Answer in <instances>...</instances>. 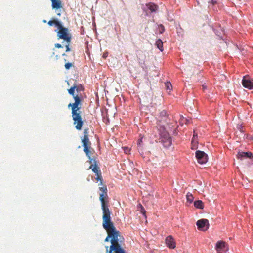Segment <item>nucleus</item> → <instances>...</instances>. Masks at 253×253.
Returning <instances> with one entry per match:
<instances>
[{
  "label": "nucleus",
  "instance_id": "33",
  "mask_svg": "<svg viewBox=\"0 0 253 253\" xmlns=\"http://www.w3.org/2000/svg\"><path fill=\"white\" fill-rule=\"evenodd\" d=\"M124 150L126 153L129 151V149L127 147H124Z\"/></svg>",
  "mask_w": 253,
  "mask_h": 253
},
{
  "label": "nucleus",
  "instance_id": "20",
  "mask_svg": "<svg viewBox=\"0 0 253 253\" xmlns=\"http://www.w3.org/2000/svg\"><path fill=\"white\" fill-rule=\"evenodd\" d=\"M194 205L196 208L202 209L204 208V204L201 200H197L194 201Z\"/></svg>",
  "mask_w": 253,
  "mask_h": 253
},
{
  "label": "nucleus",
  "instance_id": "22",
  "mask_svg": "<svg viewBox=\"0 0 253 253\" xmlns=\"http://www.w3.org/2000/svg\"><path fill=\"white\" fill-rule=\"evenodd\" d=\"M88 162L89 164H90V166H89V169H90V167H97L96 161L95 160V159L94 158L90 157L88 158Z\"/></svg>",
  "mask_w": 253,
  "mask_h": 253
},
{
  "label": "nucleus",
  "instance_id": "1",
  "mask_svg": "<svg viewBox=\"0 0 253 253\" xmlns=\"http://www.w3.org/2000/svg\"><path fill=\"white\" fill-rule=\"evenodd\" d=\"M102 226L107 233L105 242L110 241L111 245L106 246V252L109 253H126L125 250L122 246L121 243L124 238L120 232L117 230L111 221V217H102Z\"/></svg>",
  "mask_w": 253,
  "mask_h": 253
},
{
  "label": "nucleus",
  "instance_id": "29",
  "mask_svg": "<svg viewBox=\"0 0 253 253\" xmlns=\"http://www.w3.org/2000/svg\"><path fill=\"white\" fill-rule=\"evenodd\" d=\"M66 45H65L66 52L70 51L71 48H70V44L71 42H66Z\"/></svg>",
  "mask_w": 253,
  "mask_h": 253
},
{
  "label": "nucleus",
  "instance_id": "19",
  "mask_svg": "<svg viewBox=\"0 0 253 253\" xmlns=\"http://www.w3.org/2000/svg\"><path fill=\"white\" fill-rule=\"evenodd\" d=\"M52 55H54L56 58V59H58L60 57V55L65 56H67V55L65 53H61L59 51H58L57 49H54L53 52L52 53Z\"/></svg>",
  "mask_w": 253,
  "mask_h": 253
},
{
  "label": "nucleus",
  "instance_id": "11",
  "mask_svg": "<svg viewBox=\"0 0 253 253\" xmlns=\"http://www.w3.org/2000/svg\"><path fill=\"white\" fill-rule=\"evenodd\" d=\"M90 169L96 174V177L95 179L97 181H100L99 185H103V179L101 176V173L99 170V168L98 167H91Z\"/></svg>",
  "mask_w": 253,
  "mask_h": 253
},
{
  "label": "nucleus",
  "instance_id": "2",
  "mask_svg": "<svg viewBox=\"0 0 253 253\" xmlns=\"http://www.w3.org/2000/svg\"><path fill=\"white\" fill-rule=\"evenodd\" d=\"M82 105H81L80 100L76 99V102L70 103L68 105V108H71L72 117L73 120V124L77 130L82 129L84 121L81 116V109Z\"/></svg>",
  "mask_w": 253,
  "mask_h": 253
},
{
  "label": "nucleus",
  "instance_id": "7",
  "mask_svg": "<svg viewBox=\"0 0 253 253\" xmlns=\"http://www.w3.org/2000/svg\"><path fill=\"white\" fill-rule=\"evenodd\" d=\"M215 248L218 253H225L228 250V246L225 242L220 240L216 242Z\"/></svg>",
  "mask_w": 253,
  "mask_h": 253
},
{
  "label": "nucleus",
  "instance_id": "23",
  "mask_svg": "<svg viewBox=\"0 0 253 253\" xmlns=\"http://www.w3.org/2000/svg\"><path fill=\"white\" fill-rule=\"evenodd\" d=\"M160 116L162 117V120L161 121H166L167 116V112L165 110H163L160 113Z\"/></svg>",
  "mask_w": 253,
  "mask_h": 253
},
{
  "label": "nucleus",
  "instance_id": "21",
  "mask_svg": "<svg viewBox=\"0 0 253 253\" xmlns=\"http://www.w3.org/2000/svg\"><path fill=\"white\" fill-rule=\"evenodd\" d=\"M156 45L161 51H163V42L161 39L157 40Z\"/></svg>",
  "mask_w": 253,
  "mask_h": 253
},
{
  "label": "nucleus",
  "instance_id": "27",
  "mask_svg": "<svg viewBox=\"0 0 253 253\" xmlns=\"http://www.w3.org/2000/svg\"><path fill=\"white\" fill-rule=\"evenodd\" d=\"M165 86L167 89V90L170 91L171 90L172 85L169 82H166L165 83Z\"/></svg>",
  "mask_w": 253,
  "mask_h": 253
},
{
  "label": "nucleus",
  "instance_id": "12",
  "mask_svg": "<svg viewBox=\"0 0 253 253\" xmlns=\"http://www.w3.org/2000/svg\"><path fill=\"white\" fill-rule=\"evenodd\" d=\"M91 143L83 144L84 147V151L86 155L88 158L91 157V155L94 153V151L93 149L90 147Z\"/></svg>",
  "mask_w": 253,
  "mask_h": 253
},
{
  "label": "nucleus",
  "instance_id": "8",
  "mask_svg": "<svg viewBox=\"0 0 253 253\" xmlns=\"http://www.w3.org/2000/svg\"><path fill=\"white\" fill-rule=\"evenodd\" d=\"M195 154L196 159L199 164H205L208 161V156L204 152L198 150L196 151Z\"/></svg>",
  "mask_w": 253,
  "mask_h": 253
},
{
  "label": "nucleus",
  "instance_id": "28",
  "mask_svg": "<svg viewBox=\"0 0 253 253\" xmlns=\"http://www.w3.org/2000/svg\"><path fill=\"white\" fill-rule=\"evenodd\" d=\"M54 25L58 27V30H60L61 28H63V27L62 26L61 23L59 21H58V20L56 21V22H55Z\"/></svg>",
  "mask_w": 253,
  "mask_h": 253
},
{
  "label": "nucleus",
  "instance_id": "18",
  "mask_svg": "<svg viewBox=\"0 0 253 253\" xmlns=\"http://www.w3.org/2000/svg\"><path fill=\"white\" fill-rule=\"evenodd\" d=\"M146 6L151 12H156L158 9V6L153 3H149L147 4Z\"/></svg>",
  "mask_w": 253,
  "mask_h": 253
},
{
  "label": "nucleus",
  "instance_id": "34",
  "mask_svg": "<svg viewBox=\"0 0 253 253\" xmlns=\"http://www.w3.org/2000/svg\"><path fill=\"white\" fill-rule=\"evenodd\" d=\"M141 142H142V140H141H141H139L138 141V144H139V145H140V143H141Z\"/></svg>",
  "mask_w": 253,
  "mask_h": 253
},
{
  "label": "nucleus",
  "instance_id": "5",
  "mask_svg": "<svg viewBox=\"0 0 253 253\" xmlns=\"http://www.w3.org/2000/svg\"><path fill=\"white\" fill-rule=\"evenodd\" d=\"M160 141L162 143L164 147L166 148L169 147L172 143L171 138L169 134L166 132L162 133L160 138Z\"/></svg>",
  "mask_w": 253,
  "mask_h": 253
},
{
  "label": "nucleus",
  "instance_id": "13",
  "mask_svg": "<svg viewBox=\"0 0 253 253\" xmlns=\"http://www.w3.org/2000/svg\"><path fill=\"white\" fill-rule=\"evenodd\" d=\"M166 243L168 247L171 249H174L175 248V243L174 241V239L170 235L168 236L166 239Z\"/></svg>",
  "mask_w": 253,
  "mask_h": 253
},
{
  "label": "nucleus",
  "instance_id": "3",
  "mask_svg": "<svg viewBox=\"0 0 253 253\" xmlns=\"http://www.w3.org/2000/svg\"><path fill=\"white\" fill-rule=\"evenodd\" d=\"M101 193L99 194V200L101 203V209L102 210V217H111V212L108 207V201L107 195V189L105 185L99 188Z\"/></svg>",
  "mask_w": 253,
  "mask_h": 253
},
{
  "label": "nucleus",
  "instance_id": "10",
  "mask_svg": "<svg viewBox=\"0 0 253 253\" xmlns=\"http://www.w3.org/2000/svg\"><path fill=\"white\" fill-rule=\"evenodd\" d=\"M242 83L245 88L249 89L253 88V79L250 78L249 77H244Z\"/></svg>",
  "mask_w": 253,
  "mask_h": 253
},
{
  "label": "nucleus",
  "instance_id": "15",
  "mask_svg": "<svg viewBox=\"0 0 253 253\" xmlns=\"http://www.w3.org/2000/svg\"><path fill=\"white\" fill-rule=\"evenodd\" d=\"M198 148L197 134L194 130V134L191 141V149L195 150Z\"/></svg>",
  "mask_w": 253,
  "mask_h": 253
},
{
  "label": "nucleus",
  "instance_id": "31",
  "mask_svg": "<svg viewBox=\"0 0 253 253\" xmlns=\"http://www.w3.org/2000/svg\"><path fill=\"white\" fill-rule=\"evenodd\" d=\"M55 47L57 48H63V46L61 45L60 44H59V43H57V44H55Z\"/></svg>",
  "mask_w": 253,
  "mask_h": 253
},
{
  "label": "nucleus",
  "instance_id": "30",
  "mask_svg": "<svg viewBox=\"0 0 253 253\" xmlns=\"http://www.w3.org/2000/svg\"><path fill=\"white\" fill-rule=\"evenodd\" d=\"M56 20H50L48 21V24L50 26L54 25V24L56 22Z\"/></svg>",
  "mask_w": 253,
  "mask_h": 253
},
{
  "label": "nucleus",
  "instance_id": "9",
  "mask_svg": "<svg viewBox=\"0 0 253 253\" xmlns=\"http://www.w3.org/2000/svg\"><path fill=\"white\" fill-rule=\"evenodd\" d=\"M198 228L203 231H206L209 228V221L206 219H202L198 220L196 223Z\"/></svg>",
  "mask_w": 253,
  "mask_h": 253
},
{
  "label": "nucleus",
  "instance_id": "25",
  "mask_svg": "<svg viewBox=\"0 0 253 253\" xmlns=\"http://www.w3.org/2000/svg\"><path fill=\"white\" fill-rule=\"evenodd\" d=\"M187 119L183 117L182 116H180V118L179 119V123L180 125H182L184 123L187 124Z\"/></svg>",
  "mask_w": 253,
  "mask_h": 253
},
{
  "label": "nucleus",
  "instance_id": "6",
  "mask_svg": "<svg viewBox=\"0 0 253 253\" xmlns=\"http://www.w3.org/2000/svg\"><path fill=\"white\" fill-rule=\"evenodd\" d=\"M68 29L64 27L59 30L57 32L58 39H63L65 42H71V37L68 33Z\"/></svg>",
  "mask_w": 253,
  "mask_h": 253
},
{
  "label": "nucleus",
  "instance_id": "36",
  "mask_svg": "<svg viewBox=\"0 0 253 253\" xmlns=\"http://www.w3.org/2000/svg\"><path fill=\"white\" fill-rule=\"evenodd\" d=\"M57 15H58V16H60V13H58V14H57Z\"/></svg>",
  "mask_w": 253,
  "mask_h": 253
},
{
  "label": "nucleus",
  "instance_id": "17",
  "mask_svg": "<svg viewBox=\"0 0 253 253\" xmlns=\"http://www.w3.org/2000/svg\"><path fill=\"white\" fill-rule=\"evenodd\" d=\"M52 2V8L53 9H58L62 8V3L60 0H50Z\"/></svg>",
  "mask_w": 253,
  "mask_h": 253
},
{
  "label": "nucleus",
  "instance_id": "32",
  "mask_svg": "<svg viewBox=\"0 0 253 253\" xmlns=\"http://www.w3.org/2000/svg\"><path fill=\"white\" fill-rule=\"evenodd\" d=\"M160 33H162L165 30L164 27L162 25H161L160 26Z\"/></svg>",
  "mask_w": 253,
  "mask_h": 253
},
{
  "label": "nucleus",
  "instance_id": "35",
  "mask_svg": "<svg viewBox=\"0 0 253 253\" xmlns=\"http://www.w3.org/2000/svg\"><path fill=\"white\" fill-rule=\"evenodd\" d=\"M68 61V60L66 58H64V61L66 62Z\"/></svg>",
  "mask_w": 253,
  "mask_h": 253
},
{
  "label": "nucleus",
  "instance_id": "16",
  "mask_svg": "<svg viewBox=\"0 0 253 253\" xmlns=\"http://www.w3.org/2000/svg\"><path fill=\"white\" fill-rule=\"evenodd\" d=\"M88 130L89 129L88 128H85L84 130V136L83 138H82V144L90 143L88 137Z\"/></svg>",
  "mask_w": 253,
  "mask_h": 253
},
{
  "label": "nucleus",
  "instance_id": "4",
  "mask_svg": "<svg viewBox=\"0 0 253 253\" xmlns=\"http://www.w3.org/2000/svg\"><path fill=\"white\" fill-rule=\"evenodd\" d=\"M84 88L81 84H74L73 86L68 89L69 94L72 95L74 99V102H76V99L80 100L81 105H82L83 100V95L81 92H84Z\"/></svg>",
  "mask_w": 253,
  "mask_h": 253
},
{
  "label": "nucleus",
  "instance_id": "14",
  "mask_svg": "<svg viewBox=\"0 0 253 253\" xmlns=\"http://www.w3.org/2000/svg\"><path fill=\"white\" fill-rule=\"evenodd\" d=\"M253 157V155L251 152H238L237 158L238 159H242L244 158H252Z\"/></svg>",
  "mask_w": 253,
  "mask_h": 253
},
{
  "label": "nucleus",
  "instance_id": "26",
  "mask_svg": "<svg viewBox=\"0 0 253 253\" xmlns=\"http://www.w3.org/2000/svg\"><path fill=\"white\" fill-rule=\"evenodd\" d=\"M74 67V63L67 62L65 64V68L66 70H69Z\"/></svg>",
  "mask_w": 253,
  "mask_h": 253
},
{
  "label": "nucleus",
  "instance_id": "24",
  "mask_svg": "<svg viewBox=\"0 0 253 253\" xmlns=\"http://www.w3.org/2000/svg\"><path fill=\"white\" fill-rule=\"evenodd\" d=\"M186 199L187 202L191 203L193 201L194 197L191 193L188 192L186 195Z\"/></svg>",
  "mask_w": 253,
  "mask_h": 253
}]
</instances>
